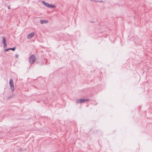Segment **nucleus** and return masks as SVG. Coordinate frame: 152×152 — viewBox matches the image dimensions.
<instances>
[{
  "label": "nucleus",
  "mask_w": 152,
  "mask_h": 152,
  "mask_svg": "<svg viewBox=\"0 0 152 152\" xmlns=\"http://www.w3.org/2000/svg\"><path fill=\"white\" fill-rule=\"evenodd\" d=\"M42 2L45 6L48 8H55L56 7V6L55 5L49 4L46 2L45 1H42Z\"/></svg>",
  "instance_id": "nucleus-1"
},
{
  "label": "nucleus",
  "mask_w": 152,
  "mask_h": 152,
  "mask_svg": "<svg viewBox=\"0 0 152 152\" xmlns=\"http://www.w3.org/2000/svg\"><path fill=\"white\" fill-rule=\"evenodd\" d=\"M36 59L35 56L34 55H31L29 59L30 63L31 64H33L35 62Z\"/></svg>",
  "instance_id": "nucleus-2"
},
{
  "label": "nucleus",
  "mask_w": 152,
  "mask_h": 152,
  "mask_svg": "<svg viewBox=\"0 0 152 152\" xmlns=\"http://www.w3.org/2000/svg\"><path fill=\"white\" fill-rule=\"evenodd\" d=\"M9 84L10 87V89L12 90V92H13L14 91V88L13 81L12 79H10V80Z\"/></svg>",
  "instance_id": "nucleus-3"
},
{
  "label": "nucleus",
  "mask_w": 152,
  "mask_h": 152,
  "mask_svg": "<svg viewBox=\"0 0 152 152\" xmlns=\"http://www.w3.org/2000/svg\"><path fill=\"white\" fill-rule=\"evenodd\" d=\"M35 33L34 32H32L29 34L27 36V38L31 39L32 37L34 36Z\"/></svg>",
  "instance_id": "nucleus-4"
},
{
  "label": "nucleus",
  "mask_w": 152,
  "mask_h": 152,
  "mask_svg": "<svg viewBox=\"0 0 152 152\" xmlns=\"http://www.w3.org/2000/svg\"><path fill=\"white\" fill-rule=\"evenodd\" d=\"M40 21L41 23L42 24L47 23L48 22V20H40Z\"/></svg>",
  "instance_id": "nucleus-5"
},
{
  "label": "nucleus",
  "mask_w": 152,
  "mask_h": 152,
  "mask_svg": "<svg viewBox=\"0 0 152 152\" xmlns=\"http://www.w3.org/2000/svg\"><path fill=\"white\" fill-rule=\"evenodd\" d=\"M15 49V47H13L11 48H9L4 50L5 51H7L9 50H12V51H14Z\"/></svg>",
  "instance_id": "nucleus-6"
},
{
  "label": "nucleus",
  "mask_w": 152,
  "mask_h": 152,
  "mask_svg": "<svg viewBox=\"0 0 152 152\" xmlns=\"http://www.w3.org/2000/svg\"><path fill=\"white\" fill-rule=\"evenodd\" d=\"M2 40H3V44H4L6 43V40L5 38V37H2Z\"/></svg>",
  "instance_id": "nucleus-7"
},
{
  "label": "nucleus",
  "mask_w": 152,
  "mask_h": 152,
  "mask_svg": "<svg viewBox=\"0 0 152 152\" xmlns=\"http://www.w3.org/2000/svg\"><path fill=\"white\" fill-rule=\"evenodd\" d=\"M83 99V102H87V101H89V99Z\"/></svg>",
  "instance_id": "nucleus-8"
},
{
  "label": "nucleus",
  "mask_w": 152,
  "mask_h": 152,
  "mask_svg": "<svg viewBox=\"0 0 152 152\" xmlns=\"http://www.w3.org/2000/svg\"><path fill=\"white\" fill-rule=\"evenodd\" d=\"M75 102L77 104H79L80 103V99H77L76 100Z\"/></svg>",
  "instance_id": "nucleus-9"
},
{
  "label": "nucleus",
  "mask_w": 152,
  "mask_h": 152,
  "mask_svg": "<svg viewBox=\"0 0 152 152\" xmlns=\"http://www.w3.org/2000/svg\"><path fill=\"white\" fill-rule=\"evenodd\" d=\"M3 45H4V48H5L7 46L6 43L4 44H3Z\"/></svg>",
  "instance_id": "nucleus-10"
},
{
  "label": "nucleus",
  "mask_w": 152,
  "mask_h": 152,
  "mask_svg": "<svg viewBox=\"0 0 152 152\" xmlns=\"http://www.w3.org/2000/svg\"><path fill=\"white\" fill-rule=\"evenodd\" d=\"M80 103H82L83 102L82 99H80Z\"/></svg>",
  "instance_id": "nucleus-11"
},
{
  "label": "nucleus",
  "mask_w": 152,
  "mask_h": 152,
  "mask_svg": "<svg viewBox=\"0 0 152 152\" xmlns=\"http://www.w3.org/2000/svg\"><path fill=\"white\" fill-rule=\"evenodd\" d=\"M18 56V55H17V54H16L15 55V57L16 58H17Z\"/></svg>",
  "instance_id": "nucleus-12"
},
{
  "label": "nucleus",
  "mask_w": 152,
  "mask_h": 152,
  "mask_svg": "<svg viewBox=\"0 0 152 152\" xmlns=\"http://www.w3.org/2000/svg\"><path fill=\"white\" fill-rule=\"evenodd\" d=\"M8 8L9 9H10V7L9 6H7Z\"/></svg>",
  "instance_id": "nucleus-13"
},
{
  "label": "nucleus",
  "mask_w": 152,
  "mask_h": 152,
  "mask_svg": "<svg viewBox=\"0 0 152 152\" xmlns=\"http://www.w3.org/2000/svg\"><path fill=\"white\" fill-rule=\"evenodd\" d=\"M97 2H99V1H97Z\"/></svg>",
  "instance_id": "nucleus-14"
}]
</instances>
